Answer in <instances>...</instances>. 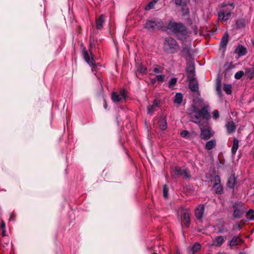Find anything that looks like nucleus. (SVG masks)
I'll use <instances>...</instances> for the list:
<instances>
[{
	"label": "nucleus",
	"mask_w": 254,
	"mask_h": 254,
	"mask_svg": "<svg viewBox=\"0 0 254 254\" xmlns=\"http://www.w3.org/2000/svg\"><path fill=\"white\" fill-rule=\"evenodd\" d=\"M209 111L208 105H205L200 109H198L196 106H192L189 114L191 121L200 126L202 120L208 121L210 119Z\"/></svg>",
	"instance_id": "1"
},
{
	"label": "nucleus",
	"mask_w": 254,
	"mask_h": 254,
	"mask_svg": "<svg viewBox=\"0 0 254 254\" xmlns=\"http://www.w3.org/2000/svg\"><path fill=\"white\" fill-rule=\"evenodd\" d=\"M167 29L176 34L181 40H185L190 33L186 26L181 22L171 21L167 25Z\"/></svg>",
	"instance_id": "2"
},
{
	"label": "nucleus",
	"mask_w": 254,
	"mask_h": 254,
	"mask_svg": "<svg viewBox=\"0 0 254 254\" xmlns=\"http://www.w3.org/2000/svg\"><path fill=\"white\" fill-rule=\"evenodd\" d=\"M234 7L235 5L233 2L223 3L221 6V10L218 13L219 19L222 21H226L228 20Z\"/></svg>",
	"instance_id": "3"
},
{
	"label": "nucleus",
	"mask_w": 254,
	"mask_h": 254,
	"mask_svg": "<svg viewBox=\"0 0 254 254\" xmlns=\"http://www.w3.org/2000/svg\"><path fill=\"white\" fill-rule=\"evenodd\" d=\"M164 48L169 53H174L179 49V46L176 41L172 37H168L164 42Z\"/></svg>",
	"instance_id": "4"
},
{
	"label": "nucleus",
	"mask_w": 254,
	"mask_h": 254,
	"mask_svg": "<svg viewBox=\"0 0 254 254\" xmlns=\"http://www.w3.org/2000/svg\"><path fill=\"white\" fill-rule=\"evenodd\" d=\"M199 127L200 128V137L201 139L204 140H209L214 134V132L208 125L204 127L201 124Z\"/></svg>",
	"instance_id": "5"
},
{
	"label": "nucleus",
	"mask_w": 254,
	"mask_h": 254,
	"mask_svg": "<svg viewBox=\"0 0 254 254\" xmlns=\"http://www.w3.org/2000/svg\"><path fill=\"white\" fill-rule=\"evenodd\" d=\"M233 217L240 218L246 211V208L242 202H237L233 204Z\"/></svg>",
	"instance_id": "6"
},
{
	"label": "nucleus",
	"mask_w": 254,
	"mask_h": 254,
	"mask_svg": "<svg viewBox=\"0 0 254 254\" xmlns=\"http://www.w3.org/2000/svg\"><path fill=\"white\" fill-rule=\"evenodd\" d=\"M164 26V23L161 20H148L145 25L144 28L149 31L159 30Z\"/></svg>",
	"instance_id": "7"
},
{
	"label": "nucleus",
	"mask_w": 254,
	"mask_h": 254,
	"mask_svg": "<svg viewBox=\"0 0 254 254\" xmlns=\"http://www.w3.org/2000/svg\"><path fill=\"white\" fill-rule=\"evenodd\" d=\"M83 57L85 61L92 67V70L95 69L96 65L95 60L91 52H88L85 49L82 50Z\"/></svg>",
	"instance_id": "8"
},
{
	"label": "nucleus",
	"mask_w": 254,
	"mask_h": 254,
	"mask_svg": "<svg viewBox=\"0 0 254 254\" xmlns=\"http://www.w3.org/2000/svg\"><path fill=\"white\" fill-rule=\"evenodd\" d=\"M127 97V92L125 90H121L119 93L114 92L112 93V99L114 102H119Z\"/></svg>",
	"instance_id": "9"
},
{
	"label": "nucleus",
	"mask_w": 254,
	"mask_h": 254,
	"mask_svg": "<svg viewBox=\"0 0 254 254\" xmlns=\"http://www.w3.org/2000/svg\"><path fill=\"white\" fill-rule=\"evenodd\" d=\"M244 241L242 239L240 235L234 236L230 241L229 246L231 248L234 247L241 246L244 244Z\"/></svg>",
	"instance_id": "10"
},
{
	"label": "nucleus",
	"mask_w": 254,
	"mask_h": 254,
	"mask_svg": "<svg viewBox=\"0 0 254 254\" xmlns=\"http://www.w3.org/2000/svg\"><path fill=\"white\" fill-rule=\"evenodd\" d=\"M190 212L189 209H186L184 211L183 216L182 217V221L186 227H189L190 224Z\"/></svg>",
	"instance_id": "11"
},
{
	"label": "nucleus",
	"mask_w": 254,
	"mask_h": 254,
	"mask_svg": "<svg viewBox=\"0 0 254 254\" xmlns=\"http://www.w3.org/2000/svg\"><path fill=\"white\" fill-rule=\"evenodd\" d=\"M204 210V206L203 204L199 205L194 210V214L196 218L199 220L203 216Z\"/></svg>",
	"instance_id": "12"
},
{
	"label": "nucleus",
	"mask_w": 254,
	"mask_h": 254,
	"mask_svg": "<svg viewBox=\"0 0 254 254\" xmlns=\"http://www.w3.org/2000/svg\"><path fill=\"white\" fill-rule=\"evenodd\" d=\"M225 237L222 236H218L215 237V238L212 242V245L213 246L219 247H220L225 242Z\"/></svg>",
	"instance_id": "13"
},
{
	"label": "nucleus",
	"mask_w": 254,
	"mask_h": 254,
	"mask_svg": "<svg viewBox=\"0 0 254 254\" xmlns=\"http://www.w3.org/2000/svg\"><path fill=\"white\" fill-rule=\"evenodd\" d=\"M160 104L159 100L155 99L153 101V104L152 105H149L147 107V113L149 114H152L156 110V108L159 107Z\"/></svg>",
	"instance_id": "14"
},
{
	"label": "nucleus",
	"mask_w": 254,
	"mask_h": 254,
	"mask_svg": "<svg viewBox=\"0 0 254 254\" xmlns=\"http://www.w3.org/2000/svg\"><path fill=\"white\" fill-rule=\"evenodd\" d=\"M189 88L192 92H196L198 91V83L196 79L190 80Z\"/></svg>",
	"instance_id": "15"
},
{
	"label": "nucleus",
	"mask_w": 254,
	"mask_h": 254,
	"mask_svg": "<svg viewBox=\"0 0 254 254\" xmlns=\"http://www.w3.org/2000/svg\"><path fill=\"white\" fill-rule=\"evenodd\" d=\"M227 132L229 134L234 132L236 129V126L232 121H228L225 125Z\"/></svg>",
	"instance_id": "16"
},
{
	"label": "nucleus",
	"mask_w": 254,
	"mask_h": 254,
	"mask_svg": "<svg viewBox=\"0 0 254 254\" xmlns=\"http://www.w3.org/2000/svg\"><path fill=\"white\" fill-rule=\"evenodd\" d=\"M159 128L162 130H165L167 128V120L165 117H161L158 122Z\"/></svg>",
	"instance_id": "17"
},
{
	"label": "nucleus",
	"mask_w": 254,
	"mask_h": 254,
	"mask_svg": "<svg viewBox=\"0 0 254 254\" xmlns=\"http://www.w3.org/2000/svg\"><path fill=\"white\" fill-rule=\"evenodd\" d=\"M104 22L105 20L103 15H101L98 18H97L96 20V28L98 29H102L103 27Z\"/></svg>",
	"instance_id": "18"
},
{
	"label": "nucleus",
	"mask_w": 254,
	"mask_h": 254,
	"mask_svg": "<svg viewBox=\"0 0 254 254\" xmlns=\"http://www.w3.org/2000/svg\"><path fill=\"white\" fill-rule=\"evenodd\" d=\"M216 145V140L213 139L207 141L205 145V149L210 150L214 148Z\"/></svg>",
	"instance_id": "19"
},
{
	"label": "nucleus",
	"mask_w": 254,
	"mask_h": 254,
	"mask_svg": "<svg viewBox=\"0 0 254 254\" xmlns=\"http://www.w3.org/2000/svg\"><path fill=\"white\" fill-rule=\"evenodd\" d=\"M236 183V180L235 174H232L229 177L228 182L227 186L230 188H233Z\"/></svg>",
	"instance_id": "20"
},
{
	"label": "nucleus",
	"mask_w": 254,
	"mask_h": 254,
	"mask_svg": "<svg viewBox=\"0 0 254 254\" xmlns=\"http://www.w3.org/2000/svg\"><path fill=\"white\" fill-rule=\"evenodd\" d=\"M201 247L200 244L195 243L192 247L190 248V251L192 254H197L200 251Z\"/></svg>",
	"instance_id": "21"
},
{
	"label": "nucleus",
	"mask_w": 254,
	"mask_h": 254,
	"mask_svg": "<svg viewBox=\"0 0 254 254\" xmlns=\"http://www.w3.org/2000/svg\"><path fill=\"white\" fill-rule=\"evenodd\" d=\"M239 148V140L236 138H233V146L231 148V152L233 155H235Z\"/></svg>",
	"instance_id": "22"
},
{
	"label": "nucleus",
	"mask_w": 254,
	"mask_h": 254,
	"mask_svg": "<svg viewBox=\"0 0 254 254\" xmlns=\"http://www.w3.org/2000/svg\"><path fill=\"white\" fill-rule=\"evenodd\" d=\"M229 35L227 32H225L223 36L222 37L220 47L222 48H225L228 42Z\"/></svg>",
	"instance_id": "23"
},
{
	"label": "nucleus",
	"mask_w": 254,
	"mask_h": 254,
	"mask_svg": "<svg viewBox=\"0 0 254 254\" xmlns=\"http://www.w3.org/2000/svg\"><path fill=\"white\" fill-rule=\"evenodd\" d=\"M187 76L189 80H192V79H196L194 77V68L193 66L190 67L188 68L187 71Z\"/></svg>",
	"instance_id": "24"
},
{
	"label": "nucleus",
	"mask_w": 254,
	"mask_h": 254,
	"mask_svg": "<svg viewBox=\"0 0 254 254\" xmlns=\"http://www.w3.org/2000/svg\"><path fill=\"white\" fill-rule=\"evenodd\" d=\"M236 52L239 56H244L247 53L246 49L242 45H239L236 49Z\"/></svg>",
	"instance_id": "25"
},
{
	"label": "nucleus",
	"mask_w": 254,
	"mask_h": 254,
	"mask_svg": "<svg viewBox=\"0 0 254 254\" xmlns=\"http://www.w3.org/2000/svg\"><path fill=\"white\" fill-rule=\"evenodd\" d=\"M213 188L215 190V192L217 194H221L223 192V187L220 184H214Z\"/></svg>",
	"instance_id": "26"
},
{
	"label": "nucleus",
	"mask_w": 254,
	"mask_h": 254,
	"mask_svg": "<svg viewBox=\"0 0 254 254\" xmlns=\"http://www.w3.org/2000/svg\"><path fill=\"white\" fill-rule=\"evenodd\" d=\"M176 5H187L189 3L190 0H173Z\"/></svg>",
	"instance_id": "27"
},
{
	"label": "nucleus",
	"mask_w": 254,
	"mask_h": 254,
	"mask_svg": "<svg viewBox=\"0 0 254 254\" xmlns=\"http://www.w3.org/2000/svg\"><path fill=\"white\" fill-rule=\"evenodd\" d=\"M183 95L182 93H178L175 95V98L174 99V103L178 104L182 103L183 101Z\"/></svg>",
	"instance_id": "28"
},
{
	"label": "nucleus",
	"mask_w": 254,
	"mask_h": 254,
	"mask_svg": "<svg viewBox=\"0 0 254 254\" xmlns=\"http://www.w3.org/2000/svg\"><path fill=\"white\" fill-rule=\"evenodd\" d=\"M158 0H152L149 3L145 6V9L146 10H149L153 8L154 5L156 3Z\"/></svg>",
	"instance_id": "29"
},
{
	"label": "nucleus",
	"mask_w": 254,
	"mask_h": 254,
	"mask_svg": "<svg viewBox=\"0 0 254 254\" xmlns=\"http://www.w3.org/2000/svg\"><path fill=\"white\" fill-rule=\"evenodd\" d=\"M183 170V168H182L179 167H175L173 170L174 175L176 176H182Z\"/></svg>",
	"instance_id": "30"
},
{
	"label": "nucleus",
	"mask_w": 254,
	"mask_h": 254,
	"mask_svg": "<svg viewBox=\"0 0 254 254\" xmlns=\"http://www.w3.org/2000/svg\"><path fill=\"white\" fill-rule=\"evenodd\" d=\"M223 90L228 95H230L232 93V86L231 84H224Z\"/></svg>",
	"instance_id": "31"
},
{
	"label": "nucleus",
	"mask_w": 254,
	"mask_h": 254,
	"mask_svg": "<svg viewBox=\"0 0 254 254\" xmlns=\"http://www.w3.org/2000/svg\"><path fill=\"white\" fill-rule=\"evenodd\" d=\"M254 210L252 209H250L247 212L246 216L248 219H249L250 220H253L254 219Z\"/></svg>",
	"instance_id": "32"
},
{
	"label": "nucleus",
	"mask_w": 254,
	"mask_h": 254,
	"mask_svg": "<svg viewBox=\"0 0 254 254\" xmlns=\"http://www.w3.org/2000/svg\"><path fill=\"white\" fill-rule=\"evenodd\" d=\"M182 176H183L185 178L190 179V175L189 169L183 168Z\"/></svg>",
	"instance_id": "33"
},
{
	"label": "nucleus",
	"mask_w": 254,
	"mask_h": 254,
	"mask_svg": "<svg viewBox=\"0 0 254 254\" xmlns=\"http://www.w3.org/2000/svg\"><path fill=\"white\" fill-rule=\"evenodd\" d=\"M177 79L176 78H172L169 82V87L173 89L175 85L176 84Z\"/></svg>",
	"instance_id": "34"
},
{
	"label": "nucleus",
	"mask_w": 254,
	"mask_h": 254,
	"mask_svg": "<svg viewBox=\"0 0 254 254\" xmlns=\"http://www.w3.org/2000/svg\"><path fill=\"white\" fill-rule=\"evenodd\" d=\"M244 72L242 71H239L236 72L235 74V78L237 79H239L242 77L244 75Z\"/></svg>",
	"instance_id": "35"
},
{
	"label": "nucleus",
	"mask_w": 254,
	"mask_h": 254,
	"mask_svg": "<svg viewBox=\"0 0 254 254\" xmlns=\"http://www.w3.org/2000/svg\"><path fill=\"white\" fill-rule=\"evenodd\" d=\"M0 225L1 228L2 229V236H5V225L4 222L3 221H1Z\"/></svg>",
	"instance_id": "36"
},
{
	"label": "nucleus",
	"mask_w": 254,
	"mask_h": 254,
	"mask_svg": "<svg viewBox=\"0 0 254 254\" xmlns=\"http://www.w3.org/2000/svg\"><path fill=\"white\" fill-rule=\"evenodd\" d=\"M213 118L215 120L218 119L219 117V113L218 110H215L212 112Z\"/></svg>",
	"instance_id": "37"
},
{
	"label": "nucleus",
	"mask_w": 254,
	"mask_h": 254,
	"mask_svg": "<svg viewBox=\"0 0 254 254\" xmlns=\"http://www.w3.org/2000/svg\"><path fill=\"white\" fill-rule=\"evenodd\" d=\"M157 81L162 82L164 80L165 76L164 75H158L156 77Z\"/></svg>",
	"instance_id": "38"
},
{
	"label": "nucleus",
	"mask_w": 254,
	"mask_h": 254,
	"mask_svg": "<svg viewBox=\"0 0 254 254\" xmlns=\"http://www.w3.org/2000/svg\"><path fill=\"white\" fill-rule=\"evenodd\" d=\"M146 70V68L142 66L139 67L137 69L138 71L142 73H145Z\"/></svg>",
	"instance_id": "39"
},
{
	"label": "nucleus",
	"mask_w": 254,
	"mask_h": 254,
	"mask_svg": "<svg viewBox=\"0 0 254 254\" xmlns=\"http://www.w3.org/2000/svg\"><path fill=\"white\" fill-rule=\"evenodd\" d=\"M168 189L166 185H164L163 187V195L164 197L167 198L168 195Z\"/></svg>",
	"instance_id": "40"
},
{
	"label": "nucleus",
	"mask_w": 254,
	"mask_h": 254,
	"mask_svg": "<svg viewBox=\"0 0 254 254\" xmlns=\"http://www.w3.org/2000/svg\"><path fill=\"white\" fill-rule=\"evenodd\" d=\"M189 134V132L187 130H184L181 131V135L183 137H185L188 136Z\"/></svg>",
	"instance_id": "41"
},
{
	"label": "nucleus",
	"mask_w": 254,
	"mask_h": 254,
	"mask_svg": "<svg viewBox=\"0 0 254 254\" xmlns=\"http://www.w3.org/2000/svg\"><path fill=\"white\" fill-rule=\"evenodd\" d=\"M216 91L218 93L221 92V83H219L217 84Z\"/></svg>",
	"instance_id": "42"
},
{
	"label": "nucleus",
	"mask_w": 254,
	"mask_h": 254,
	"mask_svg": "<svg viewBox=\"0 0 254 254\" xmlns=\"http://www.w3.org/2000/svg\"><path fill=\"white\" fill-rule=\"evenodd\" d=\"M243 225V223H238L236 224V226L237 227V229H238V230H240L242 228Z\"/></svg>",
	"instance_id": "43"
},
{
	"label": "nucleus",
	"mask_w": 254,
	"mask_h": 254,
	"mask_svg": "<svg viewBox=\"0 0 254 254\" xmlns=\"http://www.w3.org/2000/svg\"><path fill=\"white\" fill-rule=\"evenodd\" d=\"M96 42V41L94 40V39H92L91 38H90V44L91 46L95 45Z\"/></svg>",
	"instance_id": "44"
},
{
	"label": "nucleus",
	"mask_w": 254,
	"mask_h": 254,
	"mask_svg": "<svg viewBox=\"0 0 254 254\" xmlns=\"http://www.w3.org/2000/svg\"><path fill=\"white\" fill-rule=\"evenodd\" d=\"M153 71L156 73H159L161 72L158 68H154L153 69Z\"/></svg>",
	"instance_id": "45"
},
{
	"label": "nucleus",
	"mask_w": 254,
	"mask_h": 254,
	"mask_svg": "<svg viewBox=\"0 0 254 254\" xmlns=\"http://www.w3.org/2000/svg\"><path fill=\"white\" fill-rule=\"evenodd\" d=\"M157 81V79H156V78H152L151 79V82L152 84H155L156 83V82Z\"/></svg>",
	"instance_id": "46"
},
{
	"label": "nucleus",
	"mask_w": 254,
	"mask_h": 254,
	"mask_svg": "<svg viewBox=\"0 0 254 254\" xmlns=\"http://www.w3.org/2000/svg\"><path fill=\"white\" fill-rule=\"evenodd\" d=\"M218 231L219 233H223V230L222 229H219Z\"/></svg>",
	"instance_id": "47"
},
{
	"label": "nucleus",
	"mask_w": 254,
	"mask_h": 254,
	"mask_svg": "<svg viewBox=\"0 0 254 254\" xmlns=\"http://www.w3.org/2000/svg\"><path fill=\"white\" fill-rule=\"evenodd\" d=\"M14 220V219H13V217L12 216H10L9 220Z\"/></svg>",
	"instance_id": "48"
},
{
	"label": "nucleus",
	"mask_w": 254,
	"mask_h": 254,
	"mask_svg": "<svg viewBox=\"0 0 254 254\" xmlns=\"http://www.w3.org/2000/svg\"><path fill=\"white\" fill-rule=\"evenodd\" d=\"M239 254H246V253L245 252H242Z\"/></svg>",
	"instance_id": "49"
},
{
	"label": "nucleus",
	"mask_w": 254,
	"mask_h": 254,
	"mask_svg": "<svg viewBox=\"0 0 254 254\" xmlns=\"http://www.w3.org/2000/svg\"><path fill=\"white\" fill-rule=\"evenodd\" d=\"M241 25L242 26H244V23L243 22H241Z\"/></svg>",
	"instance_id": "50"
},
{
	"label": "nucleus",
	"mask_w": 254,
	"mask_h": 254,
	"mask_svg": "<svg viewBox=\"0 0 254 254\" xmlns=\"http://www.w3.org/2000/svg\"><path fill=\"white\" fill-rule=\"evenodd\" d=\"M252 73L253 74H254V67L253 68V69H252Z\"/></svg>",
	"instance_id": "51"
},
{
	"label": "nucleus",
	"mask_w": 254,
	"mask_h": 254,
	"mask_svg": "<svg viewBox=\"0 0 254 254\" xmlns=\"http://www.w3.org/2000/svg\"><path fill=\"white\" fill-rule=\"evenodd\" d=\"M104 107H105L106 109L107 108V104H106V103L104 105Z\"/></svg>",
	"instance_id": "52"
},
{
	"label": "nucleus",
	"mask_w": 254,
	"mask_h": 254,
	"mask_svg": "<svg viewBox=\"0 0 254 254\" xmlns=\"http://www.w3.org/2000/svg\"><path fill=\"white\" fill-rule=\"evenodd\" d=\"M237 25L240 27V26L239 25V22H237Z\"/></svg>",
	"instance_id": "53"
},
{
	"label": "nucleus",
	"mask_w": 254,
	"mask_h": 254,
	"mask_svg": "<svg viewBox=\"0 0 254 254\" xmlns=\"http://www.w3.org/2000/svg\"><path fill=\"white\" fill-rule=\"evenodd\" d=\"M177 254H180L179 251H177Z\"/></svg>",
	"instance_id": "54"
},
{
	"label": "nucleus",
	"mask_w": 254,
	"mask_h": 254,
	"mask_svg": "<svg viewBox=\"0 0 254 254\" xmlns=\"http://www.w3.org/2000/svg\"><path fill=\"white\" fill-rule=\"evenodd\" d=\"M153 254H157V253H153Z\"/></svg>",
	"instance_id": "55"
}]
</instances>
